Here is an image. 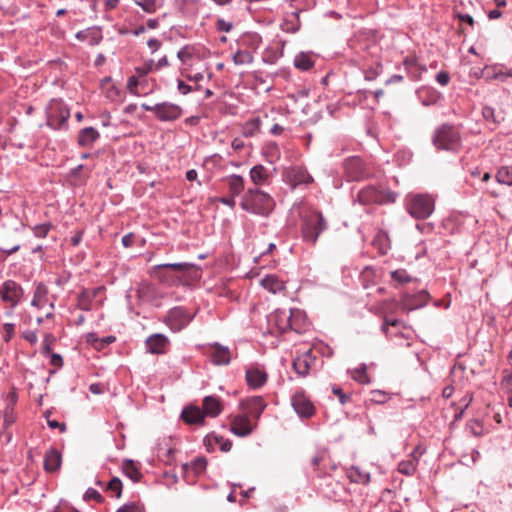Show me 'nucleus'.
Returning <instances> with one entry per match:
<instances>
[{
	"label": "nucleus",
	"mask_w": 512,
	"mask_h": 512,
	"mask_svg": "<svg viewBox=\"0 0 512 512\" xmlns=\"http://www.w3.org/2000/svg\"><path fill=\"white\" fill-rule=\"evenodd\" d=\"M462 129V124L446 122L438 125L431 136L433 146L453 154L460 152L463 148Z\"/></svg>",
	"instance_id": "1"
},
{
	"label": "nucleus",
	"mask_w": 512,
	"mask_h": 512,
	"mask_svg": "<svg viewBox=\"0 0 512 512\" xmlns=\"http://www.w3.org/2000/svg\"><path fill=\"white\" fill-rule=\"evenodd\" d=\"M240 207L248 213L268 217L274 210L275 201L269 193L258 187H251L243 193Z\"/></svg>",
	"instance_id": "2"
},
{
	"label": "nucleus",
	"mask_w": 512,
	"mask_h": 512,
	"mask_svg": "<svg viewBox=\"0 0 512 512\" xmlns=\"http://www.w3.org/2000/svg\"><path fill=\"white\" fill-rule=\"evenodd\" d=\"M397 194L390 189L367 185L357 191L354 201L360 205H384L391 204L396 201Z\"/></svg>",
	"instance_id": "3"
},
{
	"label": "nucleus",
	"mask_w": 512,
	"mask_h": 512,
	"mask_svg": "<svg viewBox=\"0 0 512 512\" xmlns=\"http://www.w3.org/2000/svg\"><path fill=\"white\" fill-rule=\"evenodd\" d=\"M328 227L322 213L312 212L303 220L302 235L306 242L315 244L319 235Z\"/></svg>",
	"instance_id": "4"
},
{
	"label": "nucleus",
	"mask_w": 512,
	"mask_h": 512,
	"mask_svg": "<svg viewBox=\"0 0 512 512\" xmlns=\"http://www.w3.org/2000/svg\"><path fill=\"white\" fill-rule=\"evenodd\" d=\"M70 117L69 108L61 101L53 99L47 107V126L59 130L66 126Z\"/></svg>",
	"instance_id": "5"
},
{
	"label": "nucleus",
	"mask_w": 512,
	"mask_h": 512,
	"mask_svg": "<svg viewBox=\"0 0 512 512\" xmlns=\"http://www.w3.org/2000/svg\"><path fill=\"white\" fill-rule=\"evenodd\" d=\"M408 213L415 219H426L434 211V201L427 195H416L407 204Z\"/></svg>",
	"instance_id": "6"
},
{
	"label": "nucleus",
	"mask_w": 512,
	"mask_h": 512,
	"mask_svg": "<svg viewBox=\"0 0 512 512\" xmlns=\"http://www.w3.org/2000/svg\"><path fill=\"white\" fill-rule=\"evenodd\" d=\"M194 314H190L184 307L177 306L171 308L165 318L164 323L174 332L184 329L194 318Z\"/></svg>",
	"instance_id": "7"
},
{
	"label": "nucleus",
	"mask_w": 512,
	"mask_h": 512,
	"mask_svg": "<svg viewBox=\"0 0 512 512\" xmlns=\"http://www.w3.org/2000/svg\"><path fill=\"white\" fill-rule=\"evenodd\" d=\"M344 176L347 181H361L369 177L366 164L359 156H352L343 161Z\"/></svg>",
	"instance_id": "8"
},
{
	"label": "nucleus",
	"mask_w": 512,
	"mask_h": 512,
	"mask_svg": "<svg viewBox=\"0 0 512 512\" xmlns=\"http://www.w3.org/2000/svg\"><path fill=\"white\" fill-rule=\"evenodd\" d=\"M194 268L195 265L188 262L164 263L155 265L153 267V273L160 281L172 285L175 284L178 280L173 277H170L167 273L164 272V270L171 269L176 272L185 274Z\"/></svg>",
	"instance_id": "9"
},
{
	"label": "nucleus",
	"mask_w": 512,
	"mask_h": 512,
	"mask_svg": "<svg viewBox=\"0 0 512 512\" xmlns=\"http://www.w3.org/2000/svg\"><path fill=\"white\" fill-rule=\"evenodd\" d=\"M22 292L21 286L13 280L5 281L0 287L1 299L12 307L19 303Z\"/></svg>",
	"instance_id": "10"
},
{
	"label": "nucleus",
	"mask_w": 512,
	"mask_h": 512,
	"mask_svg": "<svg viewBox=\"0 0 512 512\" xmlns=\"http://www.w3.org/2000/svg\"><path fill=\"white\" fill-rule=\"evenodd\" d=\"M285 178L293 189L297 186L308 185L313 182L312 176L302 166H294L288 169Z\"/></svg>",
	"instance_id": "11"
},
{
	"label": "nucleus",
	"mask_w": 512,
	"mask_h": 512,
	"mask_svg": "<svg viewBox=\"0 0 512 512\" xmlns=\"http://www.w3.org/2000/svg\"><path fill=\"white\" fill-rule=\"evenodd\" d=\"M292 406L295 412L302 418H310L315 413L314 405L302 392H297L293 395Z\"/></svg>",
	"instance_id": "12"
},
{
	"label": "nucleus",
	"mask_w": 512,
	"mask_h": 512,
	"mask_svg": "<svg viewBox=\"0 0 512 512\" xmlns=\"http://www.w3.org/2000/svg\"><path fill=\"white\" fill-rule=\"evenodd\" d=\"M182 108L179 105L162 102L158 103L156 118L160 121H175L182 115Z\"/></svg>",
	"instance_id": "13"
},
{
	"label": "nucleus",
	"mask_w": 512,
	"mask_h": 512,
	"mask_svg": "<svg viewBox=\"0 0 512 512\" xmlns=\"http://www.w3.org/2000/svg\"><path fill=\"white\" fill-rule=\"evenodd\" d=\"M255 427L256 425L251 424L247 415L241 414L233 418L230 431L236 436L246 437L253 432Z\"/></svg>",
	"instance_id": "14"
},
{
	"label": "nucleus",
	"mask_w": 512,
	"mask_h": 512,
	"mask_svg": "<svg viewBox=\"0 0 512 512\" xmlns=\"http://www.w3.org/2000/svg\"><path fill=\"white\" fill-rule=\"evenodd\" d=\"M290 318L291 316L288 311L277 309L268 317V322L272 327L276 328L278 332L285 333L290 331Z\"/></svg>",
	"instance_id": "15"
},
{
	"label": "nucleus",
	"mask_w": 512,
	"mask_h": 512,
	"mask_svg": "<svg viewBox=\"0 0 512 512\" xmlns=\"http://www.w3.org/2000/svg\"><path fill=\"white\" fill-rule=\"evenodd\" d=\"M315 360L316 357L312 354V350H308L297 356L293 360L292 366L299 376L305 377L309 374L311 366L314 364Z\"/></svg>",
	"instance_id": "16"
},
{
	"label": "nucleus",
	"mask_w": 512,
	"mask_h": 512,
	"mask_svg": "<svg viewBox=\"0 0 512 512\" xmlns=\"http://www.w3.org/2000/svg\"><path fill=\"white\" fill-rule=\"evenodd\" d=\"M145 345L147 352L151 354H163L169 345V339L164 334L155 333L146 339Z\"/></svg>",
	"instance_id": "17"
},
{
	"label": "nucleus",
	"mask_w": 512,
	"mask_h": 512,
	"mask_svg": "<svg viewBox=\"0 0 512 512\" xmlns=\"http://www.w3.org/2000/svg\"><path fill=\"white\" fill-rule=\"evenodd\" d=\"M241 407L249 415L258 420L266 408V402L261 396H254L243 401Z\"/></svg>",
	"instance_id": "18"
},
{
	"label": "nucleus",
	"mask_w": 512,
	"mask_h": 512,
	"mask_svg": "<svg viewBox=\"0 0 512 512\" xmlns=\"http://www.w3.org/2000/svg\"><path fill=\"white\" fill-rule=\"evenodd\" d=\"M208 357L215 365H227L231 360V353L228 347L215 343L211 346Z\"/></svg>",
	"instance_id": "19"
},
{
	"label": "nucleus",
	"mask_w": 512,
	"mask_h": 512,
	"mask_svg": "<svg viewBox=\"0 0 512 512\" xmlns=\"http://www.w3.org/2000/svg\"><path fill=\"white\" fill-rule=\"evenodd\" d=\"M61 465H62L61 453L53 447L49 448L45 452V455H44L43 468H44L45 472H47V473L57 472L61 468Z\"/></svg>",
	"instance_id": "20"
},
{
	"label": "nucleus",
	"mask_w": 512,
	"mask_h": 512,
	"mask_svg": "<svg viewBox=\"0 0 512 512\" xmlns=\"http://www.w3.org/2000/svg\"><path fill=\"white\" fill-rule=\"evenodd\" d=\"M75 37L79 41H87L90 46L98 45L103 39L102 30L97 26L78 31Z\"/></svg>",
	"instance_id": "21"
},
{
	"label": "nucleus",
	"mask_w": 512,
	"mask_h": 512,
	"mask_svg": "<svg viewBox=\"0 0 512 512\" xmlns=\"http://www.w3.org/2000/svg\"><path fill=\"white\" fill-rule=\"evenodd\" d=\"M103 289V287H96L93 289H82V291L77 296V306L81 310L89 311L91 309V304L93 300L98 296V294Z\"/></svg>",
	"instance_id": "22"
},
{
	"label": "nucleus",
	"mask_w": 512,
	"mask_h": 512,
	"mask_svg": "<svg viewBox=\"0 0 512 512\" xmlns=\"http://www.w3.org/2000/svg\"><path fill=\"white\" fill-rule=\"evenodd\" d=\"M289 314L291 328L290 331H295L296 333H302L307 328V317L304 311L300 309H290Z\"/></svg>",
	"instance_id": "23"
},
{
	"label": "nucleus",
	"mask_w": 512,
	"mask_h": 512,
	"mask_svg": "<svg viewBox=\"0 0 512 512\" xmlns=\"http://www.w3.org/2000/svg\"><path fill=\"white\" fill-rule=\"evenodd\" d=\"M181 418L187 424H201L205 414L198 406H188L182 410Z\"/></svg>",
	"instance_id": "24"
},
{
	"label": "nucleus",
	"mask_w": 512,
	"mask_h": 512,
	"mask_svg": "<svg viewBox=\"0 0 512 512\" xmlns=\"http://www.w3.org/2000/svg\"><path fill=\"white\" fill-rule=\"evenodd\" d=\"M99 132L93 127H86L79 131L77 143L81 147H92L93 144L99 139Z\"/></svg>",
	"instance_id": "25"
},
{
	"label": "nucleus",
	"mask_w": 512,
	"mask_h": 512,
	"mask_svg": "<svg viewBox=\"0 0 512 512\" xmlns=\"http://www.w3.org/2000/svg\"><path fill=\"white\" fill-rule=\"evenodd\" d=\"M403 65L409 77L413 81H418L421 78L422 73L426 71V67L419 64L416 58L413 57H406L403 60Z\"/></svg>",
	"instance_id": "26"
},
{
	"label": "nucleus",
	"mask_w": 512,
	"mask_h": 512,
	"mask_svg": "<svg viewBox=\"0 0 512 512\" xmlns=\"http://www.w3.org/2000/svg\"><path fill=\"white\" fill-rule=\"evenodd\" d=\"M246 381L250 387L260 388L266 383L267 374L258 368H251L246 371Z\"/></svg>",
	"instance_id": "27"
},
{
	"label": "nucleus",
	"mask_w": 512,
	"mask_h": 512,
	"mask_svg": "<svg viewBox=\"0 0 512 512\" xmlns=\"http://www.w3.org/2000/svg\"><path fill=\"white\" fill-rule=\"evenodd\" d=\"M203 412L210 417L218 416L222 411V405L219 398L215 396H206L203 399Z\"/></svg>",
	"instance_id": "28"
},
{
	"label": "nucleus",
	"mask_w": 512,
	"mask_h": 512,
	"mask_svg": "<svg viewBox=\"0 0 512 512\" xmlns=\"http://www.w3.org/2000/svg\"><path fill=\"white\" fill-rule=\"evenodd\" d=\"M373 246L379 251L381 255H386L391 249L390 238L386 231L380 230L375 235Z\"/></svg>",
	"instance_id": "29"
},
{
	"label": "nucleus",
	"mask_w": 512,
	"mask_h": 512,
	"mask_svg": "<svg viewBox=\"0 0 512 512\" xmlns=\"http://www.w3.org/2000/svg\"><path fill=\"white\" fill-rule=\"evenodd\" d=\"M227 184L230 195L235 197L239 196L241 193L245 192V181L241 175L232 174L227 177Z\"/></svg>",
	"instance_id": "30"
},
{
	"label": "nucleus",
	"mask_w": 512,
	"mask_h": 512,
	"mask_svg": "<svg viewBox=\"0 0 512 512\" xmlns=\"http://www.w3.org/2000/svg\"><path fill=\"white\" fill-rule=\"evenodd\" d=\"M295 68L301 71H308L314 66L313 54L311 52H300L294 58Z\"/></svg>",
	"instance_id": "31"
},
{
	"label": "nucleus",
	"mask_w": 512,
	"mask_h": 512,
	"mask_svg": "<svg viewBox=\"0 0 512 512\" xmlns=\"http://www.w3.org/2000/svg\"><path fill=\"white\" fill-rule=\"evenodd\" d=\"M420 98L422 105L432 106L441 101L442 94L433 88H427L420 92Z\"/></svg>",
	"instance_id": "32"
},
{
	"label": "nucleus",
	"mask_w": 512,
	"mask_h": 512,
	"mask_svg": "<svg viewBox=\"0 0 512 512\" xmlns=\"http://www.w3.org/2000/svg\"><path fill=\"white\" fill-rule=\"evenodd\" d=\"M249 175L255 187L263 185L268 180L267 170L260 164L253 166L250 169Z\"/></svg>",
	"instance_id": "33"
},
{
	"label": "nucleus",
	"mask_w": 512,
	"mask_h": 512,
	"mask_svg": "<svg viewBox=\"0 0 512 512\" xmlns=\"http://www.w3.org/2000/svg\"><path fill=\"white\" fill-rule=\"evenodd\" d=\"M416 450L411 454V458L407 460H402L398 464V472L406 475L411 476L415 473L416 467H417V458L415 456Z\"/></svg>",
	"instance_id": "34"
},
{
	"label": "nucleus",
	"mask_w": 512,
	"mask_h": 512,
	"mask_svg": "<svg viewBox=\"0 0 512 512\" xmlns=\"http://www.w3.org/2000/svg\"><path fill=\"white\" fill-rule=\"evenodd\" d=\"M48 289L43 283H38L34 292L31 305L42 308L47 301Z\"/></svg>",
	"instance_id": "35"
},
{
	"label": "nucleus",
	"mask_w": 512,
	"mask_h": 512,
	"mask_svg": "<svg viewBox=\"0 0 512 512\" xmlns=\"http://www.w3.org/2000/svg\"><path fill=\"white\" fill-rule=\"evenodd\" d=\"M122 470L123 473L127 477H129L133 482H138L142 477L141 472L139 471L138 467L136 466L133 460H124L122 464Z\"/></svg>",
	"instance_id": "36"
},
{
	"label": "nucleus",
	"mask_w": 512,
	"mask_h": 512,
	"mask_svg": "<svg viewBox=\"0 0 512 512\" xmlns=\"http://www.w3.org/2000/svg\"><path fill=\"white\" fill-rule=\"evenodd\" d=\"M263 155L269 163H275L281 157L278 144L276 142H267L263 147Z\"/></svg>",
	"instance_id": "37"
},
{
	"label": "nucleus",
	"mask_w": 512,
	"mask_h": 512,
	"mask_svg": "<svg viewBox=\"0 0 512 512\" xmlns=\"http://www.w3.org/2000/svg\"><path fill=\"white\" fill-rule=\"evenodd\" d=\"M260 126L261 120L259 117L250 119L243 124L241 133L246 138L253 137L259 132Z\"/></svg>",
	"instance_id": "38"
},
{
	"label": "nucleus",
	"mask_w": 512,
	"mask_h": 512,
	"mask_svg": "<svg viewBox=\"0 0 512 512\" xmlns=\"http://www.w3.org/2000/svg\"><path fill=\"white\" fill-rule=\"evenodd\" d=\"M348 477L355 483L368 484L370 482V474L362 471L359 467H351L348 471Z\"/></svg>",
	"instance_id": "39"
},
{
	"label": "nucleus",
	"mask_w": 512,
	"mask_h": 512,
	"mask_svg": "<svg viewBox=\"0 0 512 512\" xmlns=\"http://www.w3.org/2000/svg\"><path fill=\"white\" fill-rule=\"evenodd\" d=\"M495 178L499 184L512 186V165L499 167Z\"/></svg>",
	"instance_id": "40"
},
{
	"label": "nucleus",
	"mask_w": 512,
	"mask_h": 512,
	"mask_svg": "<svg viewBox=\"0 0 512 512\" xmlns=\"http://www.w3.org/2000/svg\"><path fill=\"white\" fill-rule=\"evenodd\" d=\"M207 466V460L204 457H198L191 461L189 464L186 463L183 465L184 469L190 468L195 474H201L205 471Z\"/></svg>",
	"instance_id": "41"
},
{
	"label": "nucleus",
	"mask_w": 512,
	"mask_h": 512,
	"mask_svg": "<svg viewBox=\"0 0 512 512\" xmlns=\"http://www.w3.org/2000/svg\"><path fill=\"white\" fill-rule=\"evenodd\" d=\"M253 60H254L253 55L247 50H238L233 55V62L236 65L251 64L253 62Z\"/></svg>",
	"instance_id": "42"
},
{
	"label": "nucleus",
	"mask_w": 512,
	"mask_h": 512,
	"mask_svg": "<svg viewBox=\"0 0 512 512\" xmlns=\"http://www.w3.org/2000/svg\"><path fill=\"white\" fill-rule=\"evenodd\" d=\"M146 13H154L161 6L160 0H134Z\"/></svg>",
	"instance_id": "43"
},
{
	"label": "nucleus",
	"mask_w": 512,
	"mask_h": 512,
	"mask_svg": "<svg viewBox=\"0 0 512 512\" xmlns=\"http://www.w3.org/2000/svg\"><path fill=\"white\" fill-rule=\"evenodd\" d=\"M212 439L215 441L216 444L219 445L221 451L229 452L231 450L232 442L229 439H226L223 436H220L217 434L208 435L206 437V440H208V441H210Z\"/></svg>",
	"instance_id": "44"
},
{
	"label": "nucleus",
	"mask_w": 512,
	"mask_h": 512,
	"mask_svg": "<svg viewBox=\"0 0 512 512\" xmlns=\"http://www.w3.org/2000/svg\"><path fill=\"white\" fill-rule=\"evenodd\" d=\"M53 228L51 222L38 224L32 227V231L35 237L37 238H45L49 231Z\"/></svg>",
	"instance_id": "45"
},
{
	"label": "nucleus",
	"mask_w": 512,
	"mask_h": 512,
	"mask_svg": "<svg viewBox=\"0 0 512 512\" xmlns=\"http://www.w3.org/2000/svg\"><path fill=\"white\" fill-rule=\"evenodd\" d=\"M390 275L391 278L398 284H405L411 281V277L405 269H397L391 271Z\"/></svg>",
	"instance_id": "46"
},
{
	"label": "nucleus",
	"mask_w": 512,
	"mask_h": 512,
	"mask_svg": "<svg viewBox=\"0 0 512 512\" xmlns=\"http://www.w3.org/2000/svg\"><path fill=\"white\" fill-rule=\"evenodd\" d=\"M140 78L141 77H138V75L135 73V75L129 77L128 81H127V89H128V91L131 94L136 95V96L140 95V92L138 90V87L142 86Z\"/></svg>",
	"instance_id": "47"
},
{
	"label": "nucleus",
	"mask_w": 512,
	"mask_h": 512,
	"mask_svg": "<svg viewBox=\"0 0 512 512\" xmlns=\"http://www.w3.org/2000/svg\"><path fill=\"white\" fill-rule=\"evenodd\" d=\"M154 60H149L145 62L142 66H138L135 68V73L138 77L144 78L147 74L154 71Z\"/></svg>",
	"instance_id": "48"
},
{
	"label": "nucleus",
	"mask_w": 512,
	"mask_h": 512,
	"mask_svg": "<svg viewBox=\"0 0 512 512\" xmlns=\"http://www.w3.org/2000/svg\"><path fill=\"white\" fill-rule=\"evenodd\" d=\"M107 490L115 492L116 497L119 498L122 494V482L118 477H113L107 485Z\"/></svg>",
	"instance_id": "49"
},
{
	"label": "nucleus",
	"mask_w": 512,
	"mask_h": 512,
	"mask_svg": "<svg viewBox=\"0 0 512 512\" xmlns=\"http://www.w3.org/2000/svg\"><path fill=\"white\" fill-rule=\"evenodd\" d=\"M262 283L265 288L270 289L273 292L280 289L282 286V283L274 276H267L263 279Z\"/></svg>",
	"instance_id": "50"
},
{
	"label": "nucleus",
	"mask_w": 512,
	"mask_h": 512,
	"mask_svg": "<svg viewBox=\"0 0 512 512\" xmlns=\"http://www.w3.org/2000/svg\"><path fill=\"white\" fill-rule=\"evenodd\" d=\"M366 365L361 364L358 368L355 369L356 375L354 376V380H356L359 383H367V375H366Z\"/></svg>",
	"instance_id": "51"
},
{
	"label": "nucleus",
	"mask_w": 512,
	"mask_h": 512,
	"mask_svg": "<svg viewBox=\"0 0 512 512\" xmlns=\"http://www.w3.org/2000/svg\"><path fill=\"white\" fill-rule=\"evenodd\" d=\"M85 500H95L96 502H103L102 495L94 488H88L84 494Z\"/></svg>",
	"instance_id": "52"
},
{
	"label": "nucleus",
	"mask_w": 512,
	"mask_h": 512,
	"mask_svg": "<svg viewBox=\"0 0 512 512\" xmlns=\"http://www.w3.org/2000/svg\"><path fill=\"white\" fill-rule=\"evenodd\" d=\"M215 27L218 31L228 33L232 30L233 24H232V22L226 21L224 19H217V21L215 23Z\"/></svg>",
	"instance_id": "53"
},
{
	"label": "nucleus",
	"mask_w": 512,
	"mask_h": 512,
	"mask_svg": "<svg viewBox=\"0 0 512 512\" xmlns=\"http://www.w3.org/2000/svg\"><path fill=\"white\" fill-rule=\"evenodd\" d=\"M54 341H55V337L51 333L45 334L44 341H43V350H42L43 354H50L51 349H52L51 346L54 343Z\"/></svg>",
	"instance_id": "54"
},
{
	"label": "nucleus",
	"mask_w": 512,
	"mask_h": 512,
	"mask_svg": "<svg viewBox=\"0 0 512 512\" xmlns=\"http://www.w3.org/2000/svg\"><path fill=\"white\" fill-rule=\"evenodd\" d=\"M332 392H333V394H334L335 396H337V397H338L339 402H340L342 405L346 404V403L350 400V396H349V395H347V394H345V393L343 392V390H342L339 386L334 385V386L332 387Z\"/></svg>",
	"instance_id": "55"
},
{
	"label": "nucleus",
	"mask_w": 512,
	"mask_h": 512,
	"mask_svg": "<svg viewBox=\"0 0 512 512\" xmlns=\"http://www.w3.org/2000/svg\"><path fill=\"white\" fill-rule=\"evenodd\" d=\"M116 512H142V509L136 502H130L121 506Z\"/></svg>",
	"instance_id": "56"
},
{
	"label": "nucleus",
	"mask_w": 512,
	"mask_h": 512,
	"mask_svg": "<svg viewBox=\"0 0 512 512\" xmlns=\"http://www.w3.org/2000/svg\"><path fill=\"white\" fill-rule=\"evenodd\" d=\"M436 81L441 86H446L449 83V81H450V76H449L448 72H446V71L438 72L437 75H436Z\"/></svg>",
	"instance_id": "57"
},
{
	"label": "nucleus",
	"mask_w": 512,
	"mask_h": 512,
	"mask_svg": "<svg viewBox=\"0 0 512 512\" xmlns=\"http://www.w3.org/2000/svg\"><path fill=\"white\" fill-rule=\"evenodd\" d=\"M23 338L27 340L30 344L35 345L38 341V337L35 331L27 330L22 334Z\"/></svg>",
	"instance_id": "58"
},
{
	"label": "nucleus",
	"mask_w": 512,
	"mask_h": 512,
	"mask_svg": "<svg viewBox=\"0 0 512 512\" xmlns=\"http://www.w3.org/2000/svg\"><path fill=\"white\" fill-rule=\"evenodd\" d=\"M177 88H178V91L183 95H187L188 93L193 91L192 86L186 84L183 80H180V79L177 81Z\"/></svg>",
	"instance_id": "59"
},
{
	"label": "nucleus",
	"mask_w": 512,
	"mask_h": 512,
	"mask_svg": "<svg viewBox=\"0 0 512 512\" xmlns=\"http://www.w3.org/2000/svg\"><path fill=\"white\" fill-rule=\"evenodd\" d=\"M381 68H382L381 64L377 63V68L370 69L365 72V79L369 80V81L376 79V77L379 75L378 69H381Z\"/></svg>",
	"instance_id": "60"
},
{
	"label": "nucleus",
	"mask_w": 512,
	"mask_h": 512,
	"mask_svg": "<svg viewBox=\"0 0 512 512\" xmlns=\"http://www.w3.org/2000/svg\"><path fill=\"white\" fill-rule=\"evenodd\" d=\"M50 363H51V365H53V366H55L57 368H61L63 366L62 356L60 354H57V353H52L51 354Z\"/></svg>",
	"instance_id": "61"
},
{
	"label": "nucleus",
	"mask_w": 512,
	"mask_h": 512,
	"mask_svg": "<svg viewBox=\"0 0 512 512\" xmlns=\"http://www.w3.org/2000/svg\"><path fill=\"white\" fill-rule=\"evenodd\" d=\"M235 198H236L235 196L230 195V196H226V197H221V198L219 199V201H220L222 204H224V205H226V206H228V207L234 208V207H235V205H236V200H235Z\"/></svg>",
	"instance_id": "62"
},
{
	"label": "nucleus",
	"mask_w": 512,
	"mask_h": 512,
	"mask_svg": "<svg viewBox=\"0 0 512 512\" xmlns=\"http://www.w3.org/2000/svg\"><path fill=\"white\" fill-rule=\"evenodd\" d=\"M3 328H4V331L6 333L5 341H9L11 339V337L13 336V334H14L15 325L12 324V323H5Z\"/></svg>",
	"instance_id": "63"
},
{
	"label": "nucleus",
	"mask_w": 512,
	"mask_h": 512,
	"mask_svg": "<svg viewBox=\"0 0 512 512\" xmlns=\"http://www.w3.org/2000/svg\"><path fill=\"white\" fill-rule=\"evenodd\" d=\"M86 340L88 343L96 346H99L100 339L98 338V335L95 332H90L86 335Z\"/></svg>",
	"instance_id": "64"
}]
</instances>
